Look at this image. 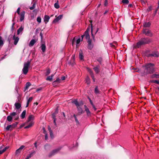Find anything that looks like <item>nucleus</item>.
<instances>
[{
	"label": "nucleus",
	"instance_id": "5fc2aeb1",
	"mask_svg": "<svg viewBox=\"0 0 159 159\" xmlns=\"http://www.w3.org/2000/svg\"><path fill=\"white\" fill-rule=\"evenodd\" d=\"M98 61L100 63L102 62V59L101 58H99L98 59Z\"/></svg>",
	"mask_w": 159,
	"mask_h": 159
},
{
	"label": "nucleus",
	"instance_id": "9b49d317",
	"mask_svg": "<svg viewBox=\"0 0 159 159\" xmlns=\"http://www.w3.org/2000/svg\"><path fill=\"white\" fill-rule=\"evenodd\" d=\"M25 12V11H22L20 14V20L22 21L24 19Z\"/></svg>",
	"mask_w": 159,
	"mask_h": 159
},
{
	"label": "nucleus",
	"instance_id": "58836bf2",
	"mask_svg": "<svg viewBox=\"0 0 159 159\" xmlns=\"http://www.w3.org/2000/svg\"><path fill=\"white\" fill-rule=\"evenodd\" d=\"M54 7L57 9H58L59 7V6L58 2L55 3Z\"/></svg>",
	"mask_w": 159,
	"mask_h": 159
},
{
	"label": "nucleus",
	"instance_id": "4c0bfd02",
	"mask_svg": "<svg viewBox=\"0 0 159 159\" xmlns=\"http://www.w3.org/2000/svg\"><path fill=\"white\" fill-rule=\"evenodd\" d=\"M95 93L96 94H98L99 93V91L98 89L97 86L96 87L95 89L94 90Z\"/></svg>",
	"mask_w": 159,
	"mask_h": 159
},
{
	"label": "nucleus",
	"instance_id": "c03bdc74",
	"mask_svg": "<svg viewBox=\"0 0 159 159\" xmlns=\"http://www.w3.org/2000/svg\"><path fill=\"white\" fill-rule=\"evenodd\" d=\"M49 132H50V137L52 138H53V135L52 132V130L50 129V130H49Z\"/></svg>",
	"mask_w": 159,
	"mask_h": 159
},
{
	"label": "nucleus",
	"instance_id": "8fccbe9b",
	"mask_svg": "<svg viewBox=\"0 0 159 159\" xmlns=\"http://www.w3.org/2000/svg\"><path fill=\"white\" fill-rule=\"evenodd\" d=\"M81 41V39L80 38H79L76 41V44L77 45L79 44L80 43Z\"/></svg>",
	"mask_w": 159,
	"mask_h": 159
},
{
	"label": "nucleus",
	"instance_id": "1a4fd4ad",
	"mask_svg": "<svg viewBox=\"0 0 159 159\" xmlns=\"http://www.w3.org/2000/svg\"><path fill=\"white\" fill-rule=\"evenodd\" d=\"M143 33L148 36H151V35L150 30L148 29H144L143 30Z\"/></svg>",
	"mask_w": 159,
	"mask_h": 159
},
{
	"label": "nucleus",
	"instance_id": "a878e982",
	"mask_svg": "<svg viewBox=\"0 0 159 159\" xmlns=\"http://www.w3.org/2000/svg\"><path fill=\"white\" fill-rule=\"evenodd\" d=\"M4 44V41L2 37L0 36V47L2 46Z\"/></svg>",
	"mask_w": 159,
	"mask_h": 159
},
{
	"label": "nucleus",
	"instance_id": "09e8293b",
	"mask_svg": "<svg viewBox=\"0 0 159 159\" xmlns=\"http://www.w3.org/2000/svg\"><path fill=\"white\" fill-rule=\"evenodd\" d=\"M50 73V70L49 69H48L47 70L46 73V75H48Z\"/></svg>",
	"mask_w": 159,
	"mask_h": 159
},
{
	"label": "nucleus",
	"instance_id": "39448f33",
	"mask_svg": "<svg viewBox=\"0 0 159 159\" xmlns=\"http://www.w3.org/2000/svg\"><path fill=\"white\" fill-rule=\"evenodd\" d=\"M61 149L60 148H58L56 149H54L51 152L48 154V156L49 157H51L54 156Z\"/></svg>",
	"mask_w": 159,
	"mask_h": 159
},
{
	"label": "nucleus",
	"instance_id": "72a5a7b5",
	"mask_svg": "<svg viewBox=\"0 0 159 159\" xmlns=\"http://www.w3.org/2000/svg\"><path fill=\"white\" fill-rule=\"evenodd\" d=\"M12 117L9 115L7 117V120L9 121H11L12 120Z\"/></svg>",
	"mask_w": 159,
	"mask_h": 159
},
{
	"label": "nucleus",
	"instance_id": "ddd939ff",
	"mask_svg": "<svg viewBox=\"0 0 159 159\" xmlns=\"http://www.w3.org/2000/svg\"><path fill=\"white\" fill-rule=\"evenodd\" d=\"M50 19V17L47 15H45L44 17V21L45 23L46 24L49 21Z\"/></svg>",
	"mask_w": 159,
	"mask_h": 159
},
{
	"label": "nucleus",
	"instance_id": "49530a36",
	"mask_svg": "<svg viewBox=\"0 0 159 159\" xmlns=\"http://www.w3.org/2000/svg\"><path fill=\"white\" fill-rule=\"evenodd\" d=\"M152 78L155 77L156 78H159V75L155 74L152 75Z\"/></svg>",
	"mask_w": 159,
	"mask_h": 159
},
{
	"label": "nucleus",
	"instance_id": "f8f14e48",
	"mask_svg": "<svg viewBox=\"0 0 159 159\" xmlns=\"http://www.w3.org/2000/svg\"><path fill=\"white\" fill-rule=\"evenodd\" d=\"M13 39H14V44L15 45H16L19 40V37H16L15 35H14V36H13Z\"/></svg>",
	"mask_w": 159,
	"mask_h": 159
},
{
	"label": "nucleus",
	"instance_id": "c756f323",
	"mask_svg": "<svg viewBox=\"0 0 159 159\" xmlns=\"http://www.w3.org/2000/svg\"><path fill=\"white\" fill-rule=\"evenodd\" d=\"M79 58L81 60H82L83 59L84 56L82 52H80L79 53Z\"/></svg>",
	"mask_w": 159,
	"mask_h": 159
},
{
	"label": "nucleus",
	"instance_id": "a19ab883",
	"mask_svg": "<svg viewBox=\"0 0 159 159\" xmlns=\"http://www.w3.org/2000/svg\"><path fill=\"white\" fill-rule=\"evenodd\" d=\"M37 21L39 23H40L41 21V18L40 16L38 17L37 19Z\"/></svg>",
	"mask_w": 159,
	"mask_h": 159
},
{
	"label": "nucleus",
	"instance_id": "dca6fc26",
	"mask_svg": "<svg viewBox=\"0 0 159 159\" xmlns=\"http://www.w3.org/2000/svg\"><path fill=\"white\" fill-rule=\"evenodd\" d=\"M24 29V27L22 26H21L18 29L17 31V34L18 35L20 34H22V32Z\"/></svg>",
	"mask_w": 159,
	"mask_h": 159
},
{
	"label": "nucleus",
	"instance_id": "de8ad7c7",
	"mask_svg": "<svg viewBox=\"0 0 159 159\" xmlns=\"http://www.w3.org/2000/svg\"><path fill=\"white\" fill-rule=\"evenodd\" d=\"M35 3L33 5V6L30 7V9L31 10H32L34 9L35 8Z\"/></svg>",
	"mask_w": 159,
	"mask_h": 159
},
{
	"label": "nucleus",
	"instance_id": "7c9ffc66",
	"mask_svg": "<svg viewBox=\"0 0 159 159\" xmlns=\"http://www.w3.org/2000/svg\"><path fill=\"white\" fill-rule=\"evenodd\" d=\"M53 76V75H52L51 76H48L46 80H49L50 81H51L52 80V77Z\"/></svg>",
	"mask_w": 159,
	"mask_h": 159
},
{
	"label": "nucleus",
	"instance_id": "4468645a",
	"mask_svg": "<svg viewBox=\"0 0 159 159\" xmlns=\"http://www.w3.org/2000/svg\"><path fill=\"white\" fill-rule=\"evenodd\" d=\"M87 69L90 75H91V77H92L93 81L94 82L95 81L94 77L93 74V72H92V71L89 68H87Z\"/></svg>",
	"mask_w": 159,
	"mask_h": 159
},
{
	"label": "nucleus",
	"instance_id": "864d4df0",
	"mask_svg": "<svg viewBox=\"0 0 159 159\" xmlns=\"http://www.w3.org/2000/svg\"><path fill=\"white\" fill-rule=\"evenodd\" d=\"M32 99H33V98L32 97H30L29 98L27 102H28L30 103V102H31L32 101Z\"/></svg>",
	"mask_w": 159,
	"mask_h": 159
},
{
	"label": "nucleus",
	"instance_id": "e433bc0d",
	"mask_svg": "<svg viewBox=\"0 0 159 159\" xmlns=\"http://www.w3.org/2000/svg\"><path fill=\"white\" fill-rule=\"evenodd\" d=\"M86 82L87 84H89L90 83L89 78L88 77H87L86 79Z\"/></svg>",
	"mask_w": 159,
	"mask_h": 159
},
{
	"label": "nucleus",
	"instance_id": "aec40b11",
	"mask_svg": "<svg viewBox=\"0 0 159 159\" xmlns=\"http://www.w3.org/2000/svg\"><path fill=\"white\" fill-rule=\"evenodd\" d=\"M151 25V23L149 22H145L143 23V25L145 27H149Z\"/></svg>",
	"mask_w": 159,
	"mask_h": 159
},
{
	"label": "nucleus",
	"instance_id": "0e129e2a",
	"mask_svg": "<svg viewBox=\"0 0 159 159\" xmlns=\"http://www.w3.org/2000/svg\"><path fill=\"white\" fill-rule=\"evenodd\" d=\"M40 36H41V38H42V37H43V34H42V33H40Z\"/></svg>",
	"mask_w": 159,
	"mask_h": 159
},
{
	"label": "nucleus",
	"instance_id": "c85d7f7f",
	"mask_svg": "<svg viewBox=\"0 0 159 159\" xmlns=\"http://www.w3.org/2000/svg\"><path fill=\"white\" fill-rule=\"evenodd\" d=\"M8 148V147H5L2 150H0V155L2 154L3 152H5L6 150Z\"/></svg>",
	"mask_w": 159,
	"mask_h": 159
},
{
	"label": "nucleus",
	"instance_id": "412c9836",
	"mask_svg": "<svg viewBox=\"0 0 159 159\" xmlns=\"http://www.w3.org/2000/svg\"><path fill=\"white\" fill-rule=\"evenodd\" d=\"M61 82V80L59 78H57L56 80L54 81L53 83V85H55V84L56 83H60Z\"/></svg>",
	"mask_w": 159,
	"mask_h": 159
},
{
	"label": "nucleus",
	"instance_id": "5701e85b",
	"mask_svg": "<svg viewBox=\"0 0 159 159\" xmlns=\"http://www.w3.org/2000/svg\"><path fill=\"white\" fill-rule=\"evenodd\" d=\"M31 85V84L30 82H27L25 84V91L27 90L30 86Z\"/></svg>",
	"mask_w": 159,
	"mask_h": 159
},
{
	"label": "nucleus",
	"instance_id": "0eeeda50",
	"mask_svg": "<svg viewBox=\"0 0 159 159\" xmlns=\"http://www.w3.org/2000/svg\"><path fill=\"white\" fill-rule=\"evenodd\" d=\"M88 44V48L89 49H92L93 48V45L92 43V40L91 39H89L87 41Z\"/></svg>",
	"mask_w": 159,
	"mask_h": 159
},
{
	"label": "nucleus",
	"instance_id": "7ed1b4c3",
	"mask_svg": "<svg viewBox=\"0 0 159 159\" xmlns=\"http://www.w3.org/2000/svg\"><path fill=\"white\" fill-rule=\"evenodd\" d=\"M30 62L31 61H28L24 63L22 71L25 75H26L28 71L29 68L30 66Z\"/></svg>",
	"mask_w": 159,
	"mask_h": 159
},
{
	"label": "nucleus",
	"instance_id": "473e14b6",
	"mask_svg": "<svg viewBox=\"0 0 159 159\" xmlns=\"http://www.w3.org/2000/svg\"><path fill=\"white\" fill-rule=\"evenodd\" d=\"M150 56L157 57L158 55L156 52H153L150 54Z\"/></svg>",
	"mask_w": 159,
	"mask_h": 159
},
{
	"label": "nucleus",
	"instance_id": "2f4dec72",
	"mask_svg": "<svg viewBox=\"0 0 159 159\" xmlns=\"http://www.w3.org/2000/svg\"><path fill=\"white\" fill-rule=\"evenodd\" d=\"M77 109L80 113L81 114H82L83 113V111L82 110V109L79 106H77Z\"/></svg>",
	"mask_w": 159,
	"mask_h": 159
},
{
	"label": "nucleus",
	"instance_id": "37998d69",
	"mask_svg": "<svg viewBox=\"0 0 159 159\" xmlns=\"http://www.w3.org/2000/svg\"><path fill=\"white\" fill-rule=\"evenodd\" d=\"M45 149L46 150H48V149L49 148H50V146L48 145V144H46L45 145Z\"/></svg>",
	"mask_w": 159,
	"mask_h": 159
},
{
	"label": "nucleus",
	"instance_id": "052dcab7",
	"mask_svg": "<svg viewBox=\"0 0 159 159\" xmlns=\"http://www.w3.org/2000/svg\"><path fill=\"white\" fill-rule=\"evenodd\" d=\"M65 78H66L64 76H63L61 77V80H65Z\"/></svg>",
	"mask_w": 159,
	"mask_h": 159
},
{
	"label": "nucleus",
	"instance_id": "f03ea898",
	"mask_svg": "<svg viewBox=\"0 0 159 159\" xmlns=\"http://www.w3.org/2000/svg\"><path fill=\"white\" fill-rule=\"evenodd\" d=\"M150 42V40L147 38H142L138 42L136 46H134V47L136 48H139L142 45L148 43Z\"/></svg>",
	"mask_w": 159,
	"mask_h": 159
},
{
	"label": "nucleus",
	"instance_id": "680f3d73",
	"mask_svg": "<svg viewBox=\"0 0 159 159\" xmlns=\"http://www.w3.org/2000/svg\"><path fill=\"white\" fill-rule=\"evenodd\" d=\"M92 106L93 108H94V110L95 111H96L97 110V109L95 107V106H94L93 104H92Z\"/></svg>",
	"mask_w": 159,
	"mask_h": 159
},
{
	"label": "nucleus",
	"instance_id": "2eb2a0df",
	"mask_svg": "<svg viewBox=\"0 0 159 159\" xmlns=\"http://www.w3.org/2000/svg\"><path fill=\"white\" fill-rule=\"evenodd\" d=\"M84 108L85 109V111L86 112L87 115V116H89L91 115V112L89 111V109L87 107L86 105H84Z\"/></svg>",
	"mask_w": 159,
	"mask_h": 159
},
{
	"label": "nucleus",
	"instance_id": "423d86ee",
	"mask_svg": "<svg viewBox=\"0 0 159 159\" xmlns=\"http://www.w3.org/2000/svg\"><path fill=\"white\" fill-rule=\"evenodd\" d=\"M10 115L12 117H14V120H16L19 118V115L16 112H13L11 113L10 114Z\"/></svg>",
	"mask_w": 159,
	"mask_h": 159
},
{
	"label": "nucleus",
	"instance_id": "cd10ccee",
	"mask_svg": "<svg viewBox=\"0 0 159 159\" xmlns=\"http://www.w3.org/2000/svg\"><path fill=\"white\" fill-rule=\"evenodd\" d=\"M43 133L45 134V140H47L48 139V135L46 133V132L44 128H43Z\"/></svg>",
	"mask_w": 159,
	"mask_h": 159
},
{
	"label": "nucleus",
	"instance_id": "e2e57ef3",
	"mask_svg": "<svg viewBox=\"0 0 159 159\" xmlns=\"http://www.w3.org/2000/svg\"><path fill=\"white\" fill-rule=\"evenodd\" d=\"M18 87H16V91L18 92Z\"/></svg>",
	"mask_w": 159,
	"mask_h": 159
},
{
	"label": "nucleus",
	"instance_id": "338daca9",
	"mask_svg": "<svg viewBox=\"0 0 159 159\" xmlns=\"http://www.w3.org/2000/svg\"><path fill=\"white\" fill-rule=\"evenodd\" d=\"M35 147L37 148V143L36 142L35 143H34Z\"/></svg>",
	"mask_w": 159,
	"mask_h": 159
},
{
	"label": "nucleus",
	"instance_id": "a211bd4d",
	"mask_svg": "<svg viewBox=\"0 0 159 159\" xmlns=\"http://www.w3.org/2000/svg\"><path fill=\"white\" fill-rule=\"evenodd\" d=\"M85 34H86L85 35H83L82 36H81L82 37V39L84 38V37L85 36L86 38V39H88V40L89 39H89V34H88V31L87 30H86L85 31Z\"/></svg>",
	"mask_w": 159,
	"mask_h": 159
},
{
	"label": "nucleus",
	"instance_id": "79ce46f5",
	"mask_svg": "<svg viewBox=\"0 0 159 159\" xmlns=\"http://www.w3.org/2000/svg\"><path fill=\"white\" fill-rule=\"evenodd\" d=\"M151 81V82L155 83L158 84H159V80H152Z\"/></svg>",
	"mask_w": 159,
	"mask_h": 159
},
{
	"label": "nucleus",
	"instance_id": "c9c22d12",
	"mask_svg": "<svg viewBox=\"0 0 159 159\" xmlns=\"http://www.w3.org/2000/svg\"><path fill=\"white\" fill-rule=\"evenodd\" d=\"M77 107L79 106V103L76 100H75L72 102Z\"/></svg>",
	"mask_w": 159,
	"mask_h": 159
},
{
	"label": "nucleus",
	"instance_id": "bb28decb",
	"mask_svg": "<svg viewBox=\"0 0 159 159\" xmlns=\"http://www.w3.org/2000/svg\"><path fill=\"white\" fill-rule=\"evenodd\" d=\"M12 126L11 125H8L6 128V129L7 130H11L12 129Z\"/></svg>",
	"mask_w": 159,
	"mask_h": 159
},
{
	"label": "nucleus",
	"instance_id": "f257e3e1",
	"mask_svg": "<svg viewBox=\"0 0 159 159\" xmlns=\"http://www.w3.org/2000/svg\"><path fill=\"white\" fill-rule=\"evenodd\" d=\"M34 116L31 115H30L28 118V120L25 123V125L27 126L25 127V129H27L32 127L34 124Z\"/></svg>",
	"mask_w": 159,
	"mask_h": 159
},
{
	"label": "nucleus",
	"instance_id": "b1692460",
	"mask_svg": "<svg viewBox=\"0 0 159 159\" xmlns=\"http://www.w3.org/2000/svg\"><path fill=\"white\" fill-rule=\"evenodd\" d=\"M41 49L43 52H44L46 49V46L44 44H42L41 46Z\"/></svg>",
	"mask_w": 159,
	"mask_h": 159
},
{
	"label": "nucleus",
	"instance_id": "69168bd1",
	"mask_svg": "<svg viewBox=\"0 0 159 159\" xmlns=\"http://www.w3.org/2000/svg\"><path fill=\"white\" fill-rule=\"evenodd\" d=\"M29 103V102H27L26 105V107H27L28 106Z\"/></svg>",
	"mask_w": 159,
	"mask_h": 159
},
{
	"label": "nucleus",
	"instance_id": "9d476101",
	"mask_svg": "<svg viewBox=\"0 0 159 159\" xmlns=\"http://www.w3.org/2000/svg\"><path fill=\"white\" fill-rule=\"evenodd\" d=\"M25 147V146L24 145L21 146L20 148L16 150V154H19L21 151Z\"/></svg>",
	"mask_w": 159,
	"mask_h": 159
},
{
	"label": "nucleus",
	"instance_id": "6ab92c4d",
	"mask_svg": "<svg viewBox=\"0 0 159 159\" xmlns=\"http://www.w3.org/2000/svg\"><path fill=\"white\" fill-rule=\"evenodd\" d=\"M57 112H58L57 110L56 111L55 113L52 115L53 118L54 119L53 122L55 125H56V119L55 118V116H54V115L55 114H57Z\"/></svg>",
	"mask_w": 159,
	"mask_h": 159
},
{
	"label": "nucleus",
	"instance_id": "f704fd0d",
	"mask_svg": "<svg viewBox=\"0 0 159 159\" xmlns=\"http://www.w3.org/2000/svg\"><path fill=\"white\" fill-rule=\"evenodd\" d=\"M93 69L95 72L97 73H98L99 72V69L98 67H96L93 68Z\"/></svg>",
	"mask_w": 159,
	"mask_h": 159
},
{
	"label": "nucleus",
	"instance_id": "bf43d9fd",
	"mask_svg": "<svg viewBox=\"0 0 159 159\" xmlns=\"http://www.w3.org/2000/svg\"><path fill=\"white\" fill-rule=\"evenodd\" d=\"M15 23L14 22L12 25V27H11V29L12 30H13L14 29V25H15Z\"/></svg>",
	"mask_w": 159,
	"mask_h": 159
},
{
	"label": "nucleus",
	"instance_id": "ea45409f",
	"mask_svg": "<svg viewBox=\"0 0 159 159\" xmlns=\"http://www.w3.org/2000/svg\"><path fill=\"white\" fill-rule=\"evenodd\" d=\"M34 153V152H32V153H30L29 155L26 158H27V159H29V158H30L31 157H32L33 156V153Z\"/></svg>",
	"mask_w": 159,
	"mask_h": 159
},
{
	"label": "nucleus",
	"instance_id": "603ef678",
	"mask_svg": "<svg viewBox=\"0 0 159 159\" xmlns=\"http://www.w3.org/2000/svg\"><path fill=\"white\" fill-rule=\"evenodd\" d=\"M17 124H18V123H17L16 124H13L12 125H11L12 126V129L13 128L17 126Z\"/></svg>",
	"mask_w": 159,
	"mask_h": 159
},
{
	"label": "nucleus",
	"instance_id": "774afa93",
	"mask_svg": "<svg viewBox=\"0 0 159 159\" xmlns=\"http://www.w3.org/2000/svg\"><path fill=\"white\" fill-rule=\"evenodd\" d=\"M132 6H133L131 4H129L128 5L129 7H132Z\"/></svg>",
	"mask_w": 159,
	"mask_h": 159
},
{
	"label": "nucleus",
	"instance_id": "a18cd8bd",
	"mask_svg": "<svg viewBox=\"0 0 159 159\" xmlns=\"http://www.w3.org/2000/svg\"><path fill=\"white\" fill-rule=\"evenodd\" d=\"M122 2L123 3L127 4L129 3L128 0H122Z\"/></svg>",
	"mask_w": 159,
	"mask_h": 159
},
{
	"label": "nucleus",
	"instance_id": "4d7b16f0",
	"mask_svg": "<svg viewBox=\"0 0 159 159\" xmlns=\"http://www.w3.org/2000/svg\"><path fill=\"white\" fill-rule=\"evenodd\" d=\"M74 117H75V121L76 122L78 123V120L77 119L76 116L75 114L74 115Z\"/></svg>",
	"mask_w": 159,
	"mask_h": 159
},
{
	"label": "nucleus",
	"instance_id": "4be33fe9",
	"mask_svg": "<svg viewBox=\"0 0 159 159\" xmlns=\"http://www.w3.org/2000/svg\"><path fill=\"white\" fill-rule=\"evenodd\" d=\"M15 106L16 108L17 109H19L21 107V105L19 103H16L15 104Z\"/></svg>",
	"mask_w": 159,
	"mask_h": 159
},
{
	"label": "nucleus",
	"instance_id": "3c124183",
	"mask_svg": "<svg viewBox=\"0 0 159 159\" xmlns=\"http://www.w3.org/2000/svg\"><path fill=\"white\" fill-rule=\"evenodd\" d=\"M143 4H145L147 2V0H140Z\"/></svg>",
	"mask_w": 159,
	"mask_h": 159
},
{
	"label": "nucleus",
	"instance_id": "20e7f679",
	"mask_svg": "<svg viewBox=\"0 0 159 159\" xmlns=\"http://www.w3.org/2000/svg\"><path fill=\"white\" fill-rule=\"evenodd\" d=\"M145 67L147 71L150 73L154 71V64H153L148 63L145 65Z\"/></svg>",
	"mask_w": 159,
	"mask_h": 159
},
{
	"label": "nucleus",
	"instance_id": "f3484780",
	"mask_svg": "<svg viewBox=\"0 0 159 159\" xmlns=\"http://www.w3.org/2000/svg\"><path fill=\"white\" fill-rule=\"evenodd\" d=\"M36 40L34 39H32L29 44V46L30 47L33 46L34 43L36 42Z\"/></svg>",
	"mask_w": 159,
	"mask_h": 159
},
{
	"label": "nucleus",
	"instance_id": "393cba45",
	"mask_svg": "<svg viewBox=\"0 0 159 159\" xmlns=\"http://www.w3.org/2000/svg\"><path fill=\"white\" fill-rule=\"evenodd\" d=\"M26 111L25 110L22 113L21 116V117L22 119H23L25 117L26 114Z\"/></svg>",
	"mask_w": 159,
	"mask_h": 159
},
{
	"label": "nucleus",
	"instance_id": "6e6552de",
	"mask_svg": "<svg viewBox=\"0 0 159 159\" xmlns=\"http://www.w3.org/2000/svg\"><path fill=\"white\" fill-rule=\"evenodd\" d=\"M62 15H60L57 17L52 22L53 23H56L58 22L62 18Z\"/></svg>",
	"mask_w": 159,
	"mask_h": 159
},
{
	"label": "nucleus",
	"instance_id": "6e6d98bb",
	"mask_svg": "<svg viewBox=\"0 0 159 159\" xmlns=\"http://www.w3.org/2000/svg\"><path fill=\"white\" fill-rule=\"evenodd\" d=\"M108 4V2L107 0H105V2L104 4V5L105 6H107Z\"/></svg>",
	"mask_w": 159,
	"mask_h": 159
},
{
	"label": "nucleus",
	"instance_id": "13d9d810",
	"mask_svg": "<svg viewBox=\"0 0 159 159\" xmlns=\"http://www.w3.org/2000/svg\"><path fill=\"white\" fill-rule=\"evenodd\" d=\"M20 8L19 7L17 10L16 12H17L18 14H20Z\"/></svg>",
	"mask_w": 159,
	"mask_h": 159
}]
</instances>
